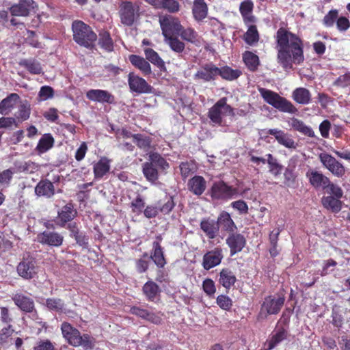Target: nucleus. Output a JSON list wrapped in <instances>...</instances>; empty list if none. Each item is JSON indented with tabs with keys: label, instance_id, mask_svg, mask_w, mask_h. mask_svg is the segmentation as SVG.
I'll return each mask as SVG.
<instances>
[{
	"label": "nucleus",
	"instance_id": "nucleus-1",
	"mask_svg": "<svg viewBox=\"0 0 350 350\" xmlns=\"http://www.w3.org/2000/svg\"><path fill=\"white\" fill-rule=\"evenodd\" d=\"M278 62L287 70L293 69V64H301L304 61V44L297 34L284 27H280L276 32Z\"/></svg>",
	"mask_w": 350,
	"mask_h": 350
},
{
	"label": "nucleus",
	"instance_id": "nucleus-2",
	"mask_svg": "<svg viewBox=\"0 0 350 350\" xmlns=\"http://www.w3.org/2000/svg\"><path fill=\"white\" fill-rule=\"evenodd\" d=\"M72 31L73 40L78 45L89 50L95 49L98 36L89 25L80 20L74 21Z\"/></svg>",
	"mask_w": 350,
	"mask_h": 350
},
{
	"label": "nucleus",
	"instance_id": "nucleus-3",
	"mask_svg": "<svg viewBox=\"0 0 350 350\" xmlns=\"http://www.w3.org/2000/svg\"><path fill=\"white\" fill-rule=\"evenodd\" d=\"M285 302V297L282 294L269 295L264 297L256 319L258 322L266 320L270 315L280 313Z\"/></svg>",
	"mask_w": 350,
	"mask_h": 350
},
{
	"label": "nucleus",
	"instance_id": "nucleus-4",
	"mask_svg": "<svg viewBox=\"0 0 350 350\" xmlns=\"http://www.w3.org/2000/svg\"><path fill=\"white\" fill-rule=\"evenodd\" d=\"M259 92L264 100L274 108L282 112L295 113L297 111V108L284 97L280 96L278 93L267 90L260 88Z\"/></svg>",
	"mask_w": 350,
	"mask_h": 350
},
{
	"label": "nucleus",
	"instance_id": "nucleus-5",
	"mask_svg": "<svg viewBox=\"0 0 350 350\" xmlns=\"http://www.w3.org/2000/svg\"><path fill=\"white\" fill-rule=\"evenodd\" d=\"M238 194V189L228 185L224 180L215 181L210 189V196L213 200L228 201Z\"/></svg>",
	"mask_w": 350,
	"mask_h": 350
},
{
	"label": "nucleus",
	"instance_id": "nucleus-6",
	"mask_svg": "<svg viewBox=\"0 0 350 350\" xmlns=\"http://www.w3.org/2000/svg\"><path fill=\"white\" fill-rule=\"evenodd\" d=\"M139 6L131 1H122L119 6L120 22L125 26L131 27L139 16Z\"/></svg>",
	"mask_w": 350,
	"mask_h": 350
},
{
	"label": "nucleus",
	"instance_id": "nucleus-7",
	"mask_svg": "<svg viewBox=\"0 0 350 350\" xmlns=\"http://www.w3.org/2000/svg\"><path fill=\"white\" fill-rule=\"evenodd\" d=\"M223 113L228 115L234 114V109L230 105L227 104V98L226 97L220 98L209 109L208 117L213 123L221 125Z\"/></svg>",
	"mask_w": 350,
	"mask_h": 350
},
{
	"label": "nucleus",
	"instance_id": "nucleus-8",
	"mask_svg": "<svg viewBox=\"0 0 350 350\" xmlns=\"http://www.w3.org/2000/svg\"><path fill=\"white\" fill-rule=\"evenodd\" d=\"M162 33L165 38L178 36L182 29V25L178 18L172 16H164L159 18Z\"/></svg>",
	"mask_w": 350,
	"mask_h": 350
},
{
	"label": "nucleus",
	"instance_id": "nucleus-9",
	"mask_svg": "<svg viewBox=\"0 0 350 350\" xmlns=\"http://www.w3.org/2000/svg\"><path fill=\"white\" fill-rule=\"evenodd\" d=\"M319 158L323 167L334 176L340 178L345 175V166L331 154L323 152L319 154Z\"/></svg>",
	"mask_w": 350,
	"mask_h": 350
},
{
	"label": "nucleus",
	"instance_id": "nucleus-10",
	"mask_svg": "<svg viewBox=\"0 0 350 350\" xmlns=\"http://www.w3.org/2000/svg\"><path fill=\"white\" fill-rule=\"evenodd\" d=\"M77 216V210L75 208L73 203L70 202L57 211L55 222L59 227L65 228L66 224L72 222Z\"/></svg>",
	"mask_w": 350,
	"mask_h": 350
},
{
	"label": "nucleus",
	"instance_id": "nucleus-11",
	"mask_svg": "<svg viewBox=\"0 0 350 350\" xmlns=\"http://www.w3.org/2000/svg\"><path fill=\"white\" fill-rule=\"evenodd\" d=\"M224 256L223 249L219 246L216 247L203 255L202 266L204 269L208 271L220 265Z\"/></svg>",
	"mask_w": 350,
	"mask_h": 350
},
{
	"label": "nucleus",
	"instance_id": "nucleus-12",
	"mask_svg": "<svg viewBox=\"0 0 350 350\" xmlns=\"http://www.w3.org/2000/svg\"><path fill=\"white\" fill-rule=\"evenodd\" d=\"M36 264V261L32 256L24 257L17 266L18 274L25 280L32 279L37 273Z\"/></svg>",
	"mask_w": 350,
	"mask_h": 350
},
{
	"label": "nucleus",
	"instance_id": "nucleus-13",
	"mask_svg": "<svg viewBox=\"0 0 350 350\" xmlns=\"http://www.w3.org/2000/svg\"><path fill=\"white\" fill-rule=\"evenodd\" d=\"M217 66L213 62L206 63L194 74L195 80H200L203 82H211L217 79Z\"/></svg>",
	"mask_w": 350,
	"mask_h": 350
},
{
	"label": "nucleus",
	"instance_id": "nucleus-14",
	"mask_svg": "<svg viewBox=\"0 0 350 350\" xmlns=\"http://www.w3.org/2000/svg\"><path fill=\"white\" fill-rule=\"evenodd\" d=\"M128 83L130 90L137 94H148L151 93L152 90V87L144 79L134 72L129 74Z\"/></svg>",
	"mask_w": 350,
	"mask_h": 350
},
{
	"label": "nucleus",
	"instance_id": "nucleus-15",
	"mask_svg": "<svg viewBox=\"0 0 350 350\" xmlns=\"http://www.w3.org/2000/svg\"><path fill=\"white\" fill-rule=\"evenodd\" d=\"M36 239L42 245L55 247L62 246L64 242V237L55 231L44 230L38 233Z\"/></svg>",
	"mask_w": 350,
	"mask_h": 350
},
{
	"label": "nucleus",
	"instance_id": "nucleus-16",
	"mask_svg": "<svg viewBox=\"0 0 350 350\" xmlns=\"http://www.w3.org/2000/svg\"><path fill=\"white\" fill-rule=\"evenodd\" d=\"M226 243L230 248V256H233L242 251L246 245V239L243 234L234 232L228 234Z\"/></svg>",
	"mask_w": 350,
	"mask_h": 350
},
{
	"label": "nucleus",
	"instance_id": "nucleus-17",
	"mask_svg": "<svg viewBox=\"0 0 350 350\" xmlns=\"http://www.w3.org/2000/svg\"><path fill=\"white\" fill-rule=\"evenodd\" d=\"M37 7L33 0H19L18 3L13 4L9 10L14 16H27L31 10Z\"/></svg>",
	"mask_w": 350,
	"mask_h": 350
},
{
	"label": "nucleus",
	"instance_id": "nucleus-18",
	"mask_svg": "<svg viewBox=\"0 0 350 350\" xmlns=\"http://www.w3.org/2000/svg\"><path fill=\"white\" fill-rule=\"evenodd\" d=\"M12 299L14 304L24 312L31 313L35 310L33 299L21 292L13 294Z\"/></svg>",
	"mask_w": 350,
	"mask_h": 350
},
{
	"label": "nucleus",
	"instance_id": "nucleus-19",
	"mask_svg": "<svg viewBox=\"0 0 350 350\" xmlns=\"http://www.w3.org/2000/svg\"><path fill=\"white\" fill-rule=\"evenodd\" d=\"M88 100L100 103L113 104L115 103V96L107 90L100 89H91L86 92Z\"/></svg>",
	"mask_w": 350,
	"mask_h": 350
},
{
	"label": "nucleus",
	"instance_id": "nucleus-20",
	"mask_svg": "<svg viewBox=\"0 0 350 350\" xmlns=\"http://www.w3.org/2000/svg\"><path fill=\"white\" fill-rule=\"evenodd\" d=\"M61 330L63 337L68 344L73 347H79L80 332L68 322H63L61 325Z\"/></svg>",
	"mask_w": 350,
	"mask_h": 350
},
{
	"label": "nucleus",
	"instance_id": "nucleus-21",
	"mask_svg": "<svg viewBox=\"0 0 350 350\" xmlns=\"http://www.w3.org/2000/svg\"><path fill=\"white\" fill-rule=\"evenodd\" d=\"M310 184L316 189H325L329 183V178L323 173L314 170H309L306 174Z\"/></svg>",
	"mask_w": 350,
	"mask_h": 350
},
{
	"label": "nucleus",
	"instance_id": "nucleus-22",
	"mask_svg": "<svg viewBox=\"0 0 350 350\" xmlns=\"http://www.w3.org/2000/svg\"><path fill=\"white\" fill-rule=\"evenodd\" d=\"M55 193L53 183L48 179H42L35 187V194L38 197L52 198Z\"/></svg>",
	"mask_w": 350,
	"mask_h": 350
},
{
	"label": "nucleus",
	"instance_id": "nucleus-23",
	"mask_svg": "<svg viewBox=\"0 0 350 350\" xmlns=\"http://www.w3.org/2000/svg\"><path fill=\"white\" fill-rule=\"evenodd\" d=\"M266 133L273 135L277 142L284 147L293 149L296 148V144L295 141L288 133H284V131L277 129H271L267 130Z\"/></svg>",
	"mask_w": 350,
	"mask_h": 350
},
{
	"label": "nucleus",
	"instance_id": "nucleus-24",
	"mask_svg": "<svg viewBox=\"0 0 350 350\" xmlns=\"http://www.w3.org/2000/svg\"><path fill=\"white\" fill-rule=\"evenodd\" d=\"M200 229L209 239H214L219 234V224L210 217L204 218L200 221Z\"/></svg>",
	"mask_w": 350,
	"mask_h": 350
},
{
	"label": "nucleus",
	"instance_id": "nucleus-25",
	"mask_svg": "<svg viewBox=\"0 0 350 350\" xmlns=\"http://www.w3.org/2000/svg\"><path fill=\"white\" fill-rule=\"evenodd\" d=\"M254 3L252 0H244L240 3L239 12L245 25L250 23H255L256 18L253 15Z\"/></svg>",
	"mask_w": 350,
	"mask_h": 350
},
{
	"label": "nucleus",
	"instance_id": "nucleus-26",
	"mask_svg": "<svg viewBox=\"0 0 350 350\" xmlns=\"http://www.w3.org/2000/svg\"><path fill=\"white\" fill-rule=\"evenodd\" d=\"M150 258L159 269H163L167 264L163 248L161 247L159 241H154L152 243V249Z\"/></svg>",
	"mask_w": 350,
	"mask_h": 350
},
{
	"label": "nucleus",
	"instance_id": "nucleus-27",
	"mask_svg": "<svg viewBox=\"0 0 350 350\" xmlns=\"http://www.w3.org/2000/svg\"><path fill=\"white\" fill-rule=\"evenodd\" d=\"M288 335V331L284 327H281L278 328L265 342L267 350H271L275 348L280 342L286 340Z\"/></svg>",
	"mask_w": 350,
	"mask_h": 350
},
{
	"label": "nucleus",
	"instance_id": "nucleus-28",
	"mask_svg": "<svg viewBox=\"0 0 350 350\" xmlns=\"http://www.w3.org/2000/svg\"><path fill=\"white\" fill-rule=\"evenodd\" d=\"M188 189L196 196L202 195L206 188V181L201 176H194L187 183Z\"/></svg>",
	"mask_w": 350,
	"mask_h": 350
},
{
	"label": "nucleus",
	"instance_id": "nucleus-29",
	"mask_svg": "<svg viewBox=\"0 0 350 350\" xmlns=\"http://www.w3.org/2000/svg\"><path fill=\"white\" fill-rule=\"evenodd\" d=\"M218 282L226 290H230L236 283L237 278L230 268H223L219 272Z\"/></svg>",
	"mask_w": 350,
	"mask_h": 350
},
{
	"label": "nucleus",
	"instance_id": "nucleus-30",
	"mask_svg": "<svg viewBox=\"0 0 350 350\" xmlns=\"http://www.w3.org/2000/svg\"><path fill=\"white\" fill-rule=\"evenodd\" d=\"M217 222L219 224V227L221 226L224 231L229 234L235 232L237 229V227L231 218L230 215L225 211L220 213L217 217Z\"/></svg>",
	"mask_w": 350,
	"mask_h": 350
},
{
	"label": "nucleus",
	"instance_id": "nucleus-31",
	"mask_svg": "<svg viewBox=\"0 0 350 350\" xmlns=\"http://www.w3.org/2000/svg\"><path fill=\"white\" fill-rule=\"evenodd\" d=\"M129 59L131 64L139 69L144 76L151 74V66L146 58L137 55H131Z\"/></svg>",
	"mask_w": 350,
	"mask_h": 350
},
{
	"label": "nucleus",
	"instance_id": "nucleus-32",
	"mask_svg": "<svg viewBox=\"0 0 350 350\" xmlns=\"http://www.w3.org/2000/svg\"><path fill=\"white\" fill-rule=\"evenodd\" d=\"M142 292L146 299L154 301L161 293L159 285L152 280H148L142 286Z\"/></svg>",
	"mask_w": 350,
	"mask_h": 350
},
{
	"label": "nucleus",
	"instance_id": "nucleus-33",
	"mask_svg": "<svg viewBox=\"0 0 350 350\" xmlns=\"http://www.w3.org/2000/svg\"><path fill=\"white\" fill-rule=\"evenodd\" d=\"M110 162L111 161L108 158L103 157L94 165L93 172L96 179L102 178L109 172Z\"/></svg>",
	"mask_w": 350,
	"mask_h": 350
},
{
	"label": "nucleus",
	"instance_id": "nucleus-34",
	"mask_svg": "<svg viewBox=\"0 0 350 350\" xmlns=\"http://www.w3.org/2000/svg\"><path fill=\"white\" fill-rule=\"evenodd\" d=\"M20 96L16 93H11L0 102V113L8 114L19 100Z\"/></svg>",
	"mask_w": 350,
	"mask_h": 350
},
{
	"label": "nucleus",
	"instance_id": "nucleus-35",
	"mask_svg": "<svg viewBox=\"0 0 350 350\" xmlns=\"http://www.w3.org/2000/svg\"><path fill=\"white\" fill-rule=\"evenodd\" d=\"M18 64L25 68L31 75H40L43 73L40 62L35 58L22 59L19 61Z\"/></svg>",
	"mask_w": 350,
	"mask_h": 350
},
{
	"label": "nucleus",
	"instance_id": "nucleus-36",
	"mask_svg": "<svg viewBox=\"0 0 350 350\" xmlns=\"http://www.w3.org/2000/svg\"><path fill=\"white\" fill-rule=\"evenodd\" d=\"M217 74L222 79L232 81L237 79L242 75V71L239 69H233L226 65L217 67Z\"/></svg>",
	"mask_w": 350,
	"mask_h": 350
},
{
	"label": "nucleus",
	"instance_id": "nucleus-37",
	"mask_svg": "<svg viewBox=\"0 0 350 350\" xmlns=\"http://www.w3.org/2000/svg\"><path fill=\"white\" fill-rule=\"evenodd\" d=\"M192 13L196 21L204 20L208 15V5L205 1L194 0Z\"/></svg>",
	"mask_w": 350,
	"mask_h": 350
},
{
	"label": "nucleus",
	"instance_id": "nucleus-38",
	"mask_svg": "<svg viewBox=\"0 0 350 350\" xmlns=\"http://www.w3.org/2000/svg\"><path fill=\"white\" fill-rule=\"evenodd\" d=\"M97 40L98 44L102 49L107 52L113 51L114 43L108 31L103 29L99 31Z\"/></svg>",
	"mask_w": 350,
	"mask_h": 350
},
{
	"label": "nucleus",
	"instance_id": "nucleus-39",
	"mask_svg": "<svg viewBox=\"0 0 350 350\" xmlns=\"http://www.w3.org/2000/svg\"><path fill=\"white\" fill-rule=\"evenodd\" d=\"M243 61L247 68L250 72H256L260 65V59L257 55L250 51H246L243 53Z\"/></svg>",
	"mask_w": 350,
	"mask_h": 350
},
{
	"label": "nucleus",
	"instance_id": "nucleus-40",
	"mask_svg": "<svg viewBox=\"0 0 350 350\" xmlns=\"http://www.w3.org/2000/svg\"><path fill=\"white\" fill-rule=\"evenodd\" d=\"M321 203L324 208L334 213H338L342 208V202L340 199L332 196H323Z\"/></svg>",
	"mask_w": 350,
	"mask_h": 350
},
{
	"label": "nucleus",
	"instance_id": "nucleus-41",
	"mask_svg": "<svg viewBox=\"0 0 350 350\" xmlns=\"http://www.w3.org/2000/svg\"><path fill=\"white\" fill-rule=\"evenodd\" d=\"M144 54L147 60L156 66L161 71H165L166 67L164 61L154 50L150 48L144 49Z\"/></svg>",
	"mask_w": 350,
	"mask_h": 350
},
{
	"label": "nucleus",
	"instance_id": "nucleus-42",
	"mask_svg": "<svg viewBox=\"0 0 350 350\" xmlns=\"http://www.w3.org/2000/svg\"><path fill=\"white\" fill-rule=\"evenodd\" d=\"M292 97L296 103L301 105H308L311 101V94L304 88H296L293 92Z\"/></svg>",
	"mask_w": 350,
	"mask_h": 350
},
{
	"label": "nucleus",
	"instance_id": "nucleus-43",
	"mask_svg": "<svg viewBox=\"0 0 350 350\" xmlns=\"http://www.w3.org/2000/svg\"><path fill=\"white\" fill-rule=\"evenodd\" d=\"M176 203L174 197L172 196L166 195L163 199L157 202V206L160 213L163 215L170 214L174 209Z\"/></svg>",
	"mask_w": 350,
	"mask_h": 350
},
{
	"label": "nucleus",
	"instance_id": "nucleus-44",
	"mask_svg": "<svg viewBox=\"0 0 350 350\" xmlns=\"http://www.w3.org/2000/svg\"><path fill=\"white\" fill-rule=\"evenodd\" d=\"M54 138L50 133L44 134L39 139L36 150L40 154L44 153L54 145Z\"/></svg>",
	"mask_w": 350,
	"mask_h": 350
},
{
	"label": "nucleus",
	"instance_id": "nucleus-45",
	"mask_svg": "<svg viewBox=\"0 0 350 350\" xmlns=\"http://www.w3.org/2000/svg\"><path fill=\"white\" fill-rule=\"evenodd\" d=\"M142 172L146 180L152 183H154L159 178L158 170L152 164V162L143 163Z\"/></svg>",
	"mask_w": 350,
	"mask_h": 350
},
{
	"label": "nucleus",
	"instance_id": "nucleus-46",
	"mask_svg": "<svg viewBox=\"0 0 350 350\" xmlns=\"http://www.w3.org/2000/svg\"><path fill=\"white\" fill-rule=\"evenodd\" d=\"M178 36L187 42L194 44L200 43V36L198 33L191 27L184 28L182 26V29L180 31Z\"/></svg>",
	"mask_w": 350,
	"mask_h": 350
},
{
	"label": "nucleus",
	"instance_id": "nucleus-47",
	"mask_svg": "<svg viewBox=\"0 0 350 350\" xmlns=\"http://www.w3.org/2000/svg\"><path fill=\"white\" fill-rule=\"evenodd\" d=\"M292 128L301 134L310 137H315V134L312 128L305 124V123L297 118H293L291 122Z\"/></svg>",
	"mask_w": 350,
	"mask_h": 350
},
{
	"label": "nucleus",
	"instance_id": "nucleus-48",
	"mask_svg": "<svg viewBox=\"0 0 350 350\" xmlns=\"http://www.w3.org/2000/svg\"><path fill=\"white\" fill-rule=\"evenodd\" d=\"M248 29L243 36V40L247 44L252 46L257 43L260 39L257 27L254 23L248 25Z\"/></svg>",
	"mask_w": 350,
	"mask_h": 350
},
{
	"label": "nucleus",
	"instance_id": "nucleus-49",
	"mask_svg": "<svg viewBox=\"0 0 350 350\" xmlns=\"http://www.w3.org/2000/svg\"><path fill=\"white\" fill-rule=\"evenodd\" d=\"M45 306L49 310L56 312H62L65 309L64 301L59 298L46 299Z\"/></svg>",
	"mask_w": 350,
	"mask_h": 350
},
{
	"label": "nucleus",
	"instance_id": "nucleus-50",
	"mask_svg": "<svg viewBox=\"0 0 350 350\" xmlns=\"http://www.w3.org/2000/svg\"><path fill=\"white\" fill-rule=\"evenodd\" d=\"M149 160L152 164L156 165L162 170H166L170 167L169 163L160 154L157 152H150L149 154Z\"/></svg>",
	"mask_w": 350,
	"mask_h": 350
},
{
	"label": "nucleus",
	"instance_id": "nucleus-51",
	"mask_svg": "<svg viewBox=\"0 0 350 350\" xmlns=\"http://www.w3.org/2000/svg\"><path fill=\"white\" fill-rule=\"evenodd\" d=\"M133 140L137 147L147 151L150 148L152 139L150 137L144 136L142 134H134Z\"/></svg>",
	"mask_w": 350,
	"mask_h": 350
},
{
	"label": "nucleus",
	"instance_id": "nucleus-52",
	"mask_svg": "<svg viewBox=\"0 0 350 350\" xmlns=\"http://www.w3.org/2000/svg\"><path fill=\"white\" fill-rule=\"evenodd\" d=\"M165 42L168 44L170 49L178 53L184 51L185 44L183 42L180 41L177 36H172L165 38Z\"/></svg>",
	"mask_w": 350,
	"mask_h": 350
},
{
	"label": "nucleus",
	"instance_id": "nucleus-53",
	"mask_svg": "<svg viewBox=\"0 0 350 350\" xmlns=\"http://www.w3.org/2000/svg\"><path fill=\"white\" fill-rule=\"evenodd\" d=\"M179 167L183 179L193 174L196 170V165L193 161L181 162Z\"/></svg>",
	"mask_w": 350,
	"mask_h": 350
},
{
	"label": "nucleus",
	"instance_id": "nucleus-54",
	"mask_svg": "<svg viewBox=\"0 0 350 350\" xmlns=\"http://www.w3.org/2000/svg\"><path fill=\"white\" fill-rule=\"evenodd\" d=\"M131 211L136 215L141 214L145 207V201L140 194H137L136 198L131 202Z\"/></svg>",
	"mask_w": 350,
	"mask_h": 350
},
{
	"label": "nucleus",
	"instance_id": "nucleus-55",
	"mask_svg": "<svg viewBox=\"0 0 350 350\" xmlns=\"http://www.w3.org/2000/svg\"><path fill=\"white\" fill-rule=\"evenodd\" d=\"M79 347L81 346L85 349H92L95 345V338L88 334H80Z\"/></svg>",
	"mask_w": 350,
	"mask_h": 350
},
{
	"label": "nucleus",
	"instance_id": "nucleus-56",
	"mask_svg": "<svg viewBox=\"0 0 350 350\" xmlns=\"http://www.w3.org/2000/svg\"><path fill=\"white\" fill-rule=\"evenodd\" d=\"M216 303L222 310L229 311L232 306V299L227 295H219L216 299Z\"/></svg>",
	"mask_w": 350,
	"mask_h": 350
},
{
	"label": "nucleus",
	"instance_id": "nucleus-57",
	"mask_svg": "<svg viewBox=\"0 0 350 350\" xmlns=\"http://www.w3.org/2000/svg\"><path fill=\"white\" fill-rule=\"evenodd\" d=\"M159 9L166 10L170 13H176L180 10V4L176 0H163Z\"/></svg>",
	"mask_w": 350,
	"mask_h": 350
},
{
	"label": "nucleus",
	"instance_id": "nucleus-58",
	"mask_svg": "<svg viewBox=\"0 0 350 350\" xmlns=\"http://www.w3.org/2000/svg\"><path fill=\"white\" fill-rule=\"evenodd\" d=\"M324 190H325V192L329 194V196H332L334 198L340 199L343 196L342 189L339 186L332 183L330 180L328 185H326Z\"/></svg>",
	"mask_w": 350,
	"mask_h": 350
},
{
	"label": "nucleus",
	"instance_id": "nucleus-59",
	"mask_svg": "<svg viewBox=\"0 0 350 350\" xmlns=\"http://www.w3.org/2000/svg\"><path fill=\"white\" fill-rule=\"evenodd\" d=\"M33 350H55L54 344L49 339H40L33 347Z\"/></svg>",
	"mask_w": 350,
	"mask_h": 350
},
{
	"label": "nucleus",
	"instance_id": "nucleus-60",
	"mask_svg": "<svg viewBox=\"0 0 350 350\" xmlns=\"http://www.w3.org/2000/svg\"><path fill=\"white\" fill-rule=\"evenodd\" d=\"M338 12L336 10H332L324 16L323 22L327 27H332L338 19Z\"/></svg>",
	"mask_w": 350,
	"mask_h": 350
},
{
	"label": "nucleus",
	"instance_id": "nucleus-61",
	"mask_svg": "<svg viewBox=\"0 0 350 350\" xmlns=\"http://www.w3.org/2000/svg\"><path fill=\"white\" fill-rule=\"evenodd\" d=\"M202 289L209 297H212L216 292L214 281L211 278H206L202 282Z\"/></svg>",
	"mask_w": 350,
	"mask_h": 350
},
{
	"label": "nucleus",
	"instance_id": "nucleus-62",
	"mask_svg": "<svg viewBox=\"0 0 350 350\" xmlns=\"http://www.w3.org/2000/svg\"><path fill=\"white\" fill-rule=\"evenodd\" d=\"M334 85L339 88H347L350 85V72L339 76L334 82Z\"/></svg>",
	"mask_w": 350,
	"mask_h": 350
},
{
	"label": "nucleus",
	"instance_id": "nucleus-63",
	"mask_svg": "<svg viewBox=\"0 0 350 350\" xmlns=\"http://www.w3.org/2000/svg\"><path fill=\"white\" fill-rule=\"evenodd\" d=\"M284 183L288 187H293L295 182L297 176L295 174L293 170L286 168L284 173Z\"/></svg>",
	"mask_w": 350,
	"mask_h": 350
},
{
	"label": "nucleus",
	"instance_id": "nucleus-64",
	"mask_svg": "<svg viewBox=\"0 0 350 350\" xmlns=\"http://www.w3.org/2000/svg\"><path fill=\"white\" fill-rule=\"evenodd\" d=\"M38 95L43 100L51 98L54 96V90L51 86H42L40 90Z\"/></svg>",
	"mask_w": 350,
	"mask_h": 350
}]
</instances>
